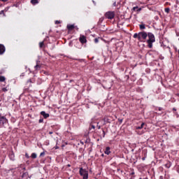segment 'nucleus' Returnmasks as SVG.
<instances>
[{
	"label": "nucleus",
	"instance_id": "19",
	"mask_svg": "<svg viewBox=\"0 0 179 179\" xmlns=\"http://www.w3.org/2000/svg\"><path fill=\"white\" fill-rule=\"evenodd\" d=\"M139 34H134V38H136V37L138 38Z\"/></svg>",
	"mask_w": 179,
	"mask_h": 179
},
{
	"label": "nucleus",
	"instance_id": "11",
	"mask_svg": "<svg viewBox=\"0 0 179 179\" xmlns=\"http://www.w3.org/2000/svg\"><path fill=\"white\" fill-rule=\"evenodd\" d=\"M31 3H32V5H36V3H38V0H31Z\"/></svg>",
	"mask_w": 179,
	"mask_h": 179
},
{
	"label": "nucleus",
	"instance_id": "33",
	"mask_svg": "<svg viewBox=\"0 0 179 179\" xmlns=\"http://www.w3.org/2000/svg\"><path fill=\"white\" fill-rule=\"evenodd\" d=\"M55 149H59V147L56 146V147H55Z\"/></svg>",
	"mask_w": 179,
	"mask_h": 179
},
{
	"label": "nucleus",
	"instance_id": "37",
	"mask_svg": "<svg viewBox=\"0 0 179 179\" xmlns=\"http://www.w3.org/2000/svg\"><path fill=\"white\" fill-rule=\"evenodd\" d=\"M67 166H68V167H71V164H68Z\"/></svg>",
	"mask_w": 179,
	"mask_h": 179
},
{
	"label": "nucleus",
	"instance_id": "16",
	"mask_svg": "<svg viewBox=\"0 0 179 179\" xmlns=\"http://www.w3.org/2000/svg\"><path fill=\"white\" fill-rule=\"evenodd\" d=\"M165 12H166V13H170V8H165Z\"/></svg>",
	"mask_w": 179,
	"mask_h": 179
},
{
	"label": "nucleus",
	"instance_id": "26",
	"mask_svg": "<svg viewBox=\"0 0 179 179\" xmlns=\"http://www.w3.org/2000/svg\"><path fill=\"white\" fill-rule=\"evenodd\" d=\"M119 122H120V124L122 122V119H118Z\"/></svg>",
	"mask_w": 179,
	"mask_h": 179
},
{
	"label": "nucleus",
	"instance_id": "15",
	"mask_svg": "<svg viewBox=\"0 0 179 179\" xmlns=\"http://www.w3.org/2000/svg\"><path fill=\"white\" fill-rule=\"evenodd\" d=\"M40 68H41V66L38 65V64H36L35 66V69L37 71V69H40Z\"/></svg>",
	"mask_w": 179,
	"mask_h": 179
},
{
	"label": "nucleus",
	"instance_id": "41",
	"mask_svg": "<svg viewBox=\"0 0 179 179\" xmlns=\"http://www.w3.org/2000/svg\"><path fill=\"white\" fill-rule=\"evenodd\" d=\"M176 96H178L179 97V93L178 94H176Z\"/></svg>",
	"mask_w": 179,
	"mask_h": 179
},
{
	"label": "nucleus",
	"instance_id": "23",
	"mask_svg": "<svg viewBox=\"0 0 179 179\" xmlns=\"http://www.w3.org/2000/svg\"><path fill=\"white\" fill-rule=\"evenodd\" d=\"M2 90L3 92H8V90L6 88H3Z\"/></svg>",
	"mask_w": 179,
	"mask_h": 179
},
{
	"label": "nucleus",
	"instance_id": "43",
	"mask_svg": "<svg viewBox=\"0 0 179 179\" xmlns=\"http://www.w3.org/2000/svg\"><path fill=\"white\" fill-rule=\"evenodd\" d=\"M64 146H65L64 145H62V148H64Z\"/></svg>",
	"mask_w": 179,
	"mask_h": 179
},
{
	"label": "nucleus",
	"instance_id": "20",
	"mask_svg": "<svg viewBox=\"0 0 179 179\" xmlns=\"http://www.w3.org/2000/svg\"><path fill=\"white\" fill-rule=\"evenodd\" d=\"M27 176V173H24L22 174V178H24V177Z\"/></svg>",
	"mask_w": 179,
	"mask_h": 179
},
{
	"label": "nucleus",
	"instance_id": "12",
	"mask_svg": "<svg viewBox=\"0 0 179 179\" xmlns=\"http://www.w3.org/2000/svg\"><path fill=\"white\" fill-rule=\"evenodd\" d=\"M143 125H145V123L143 122L141 127H136V129H142V128H143Z\"/></svg>",
	"mask_w": 179,
	"mask_h": 179
},
{
	"label": "nucleus",
	"instance_id": "46",
	"mask_svg": "<svg viewBox=\"0 0 179 179\" xmlns=\"http://www.w3.org/2000/svg\"><path fill=\"white\" fill-rule=\"evenodd\" d=\"M173 110H175V111H176V108H173Z\"/></svg>",
	"mask_w": 179,
	"mask_h": 179
},
{
	"label": "nucleus",
	"instance_id": "28",
	"mask_svg": "<svg viewBox=\"0 0 179 179\" xmlns=\"http://www.w3.org/2000/svg\"><path fill=\"white\" fill-rule=\"evenodd\" d=\"M43 121H44L43 119H40V120H39V122H43Z\"/></svg>",
	"mask_w": 179,
	"mask_h": 179
},
{
	"label": "nucleus",
	"instance_id": "39",
	"mask_svg": "<svg viewBox=\"0 0 179 179\" xmlns=\"http://www.w3.org/2000/svg\"><path fill=\"white\" fill-rule=\"evenodd\" d=\"M160 179H163V176H160V178H159Z\"/></svg>",
	"mask_w": 179,
	"mask_h": 179
},
{
	"label": "nucleus",
	"instance_id": "7",
	"mask_svg": "<svg viewBox=\"0 0 179 179\" xmlns=\"http://www.w3.org/2000/svg\"><path fill=\"white\" fill-rule=\"evenodd\" d=\"M4 52H5V46H3V45L0 44V55H1V54H3Z\"/></svg>",
	"mask_w": 179,
	"mask_h": 179
},
{
	"label": "nucleus",
	"instance_id": "35",
	"mask_svg": "<svg viewBox=\"0 0 179 179\" xmlns=\"http://www.w3.org/2000/svg\"><path fill=\"white\" fill-rule=\"evenodd\" d=\"M159 111H162V108H159Z\"/></svg>",
	"mask_w": 179,
	"mask_h": 179
},
{
	"label": "nucleus",
	"instance_id": "5",
	"mask_svg": "<svg viewBox=\"0 0 179 179\" xmlns=\"http://www.w3.org/2000/svg\"><path fill=\"white\" fill-rule=\"evenodd\" d=\"M6 122H8V119L0 114V124L3 125V124H6Z\"/></svg>",
	"mask_w": 179,
	"mask_h": 179
},
{
	"label": "nucleus",
	"instance_id": "47",
	"mask_svg": "<svg viewBox=\"0 0 179 179\" xmlns=\"http://www.w3.org/2000/svg\"><path fill=\"white\" fill-rule=\"evenodd\" d=\"M131 179H132V178H131Z\"/></svg>",
	"mask_w": 179,
	"mask_h": 179
},
{
	"label": "nucleus",
	"instance_id": "27",
	"mask_svg": "<svg viewBox=\"0 0 179 179\" xmlns=\"http://www.w3.org/2000/svg\"><path fill=\"white\" fill-rule=\"evenodd\" d=\"M141 10H142V8H138V9L137 10V12H141Z\"/></svg>",
	"mask_w": 179,
	"mask_h": 179
},
{
	"label": "nucleus",
	"instance_id": "34",
	"mask_svg": "<svg viewBox=\"0 0 179 179\" xmlns=\"http://www.w3.org/2000/svg\"><path fill=\"white\" fill-rule=\"evenodd\" d=\"M26 157L29 158V155L27 154L25 155Z\"/></svg>",
	"mask_w": 179,
	"mask_h": 179
},
{
	"label": "nucleus",
	"instance_id": "14",
	"mask_svg": "<svg viewBox=\"0 0 179 179\" xmlns=\"http://www.w3.org/2000/svg\"><path fill=\"white\" fill-rule=\"evenodd\" d=\"M0 82H5V77L4 76H0Z\"/></svg>",
	"mask_w": 179,
	"mask_h": 179
},
{
	"label": "nucleus",
	"instance_id": "22",
	"mask_svg": "<svg viewBox=\"0 0 179 179\" xmlns=\"http://www.w3.org/2000/svg\"><path fill=\"white\" fill-rule=\"evenodd\" d=\"M55 23H56V24H59V23H61V22L59 21V20H57V21L55 22Z\"/></svg>",
	"mask_w": 179,
	"mask_h": 179
},
{
	"label": "nucleus",
	"instance_id": "2",
	"mask_svg": "<svg viewBox=\"0 0 179 179\" xmlns=\"http://www.w3.org/2000/svg\"><path fill=\"white\" fill-rule=\"evenodd\" d=\"M80 175L82 176L83 179L89 178V171L86 169H83V168L80 169Z\"/></svg>",
	"mask_w": 179,
	"mask_h": 179
},
{
	"label": "nucleus",
	"instance_id": "17",
	"mask_svg": "<svg viewBox=\"0 0 179 179\" xmlns=\"http://www.w3.org/2000/svg\"><path fill=\"white\" fill-rule=\"evenodd\" d=\"M140 29H145V24H141L140 25Z\"/></svg>",
	"mask_w": 179,
	"mask_h": 179
},
{
	"label": "nucleus",
	"instance_id": "18",
	"mask_svg": "<svg viewBox=\"0 0 179 179\" xmlns=\"http://www.w3.org/2000/svg\"><path fill=\"white\" fill-rule=\"evenodd\" d=\"M39 45H40L41 48H43V45H44V42H41L39 43Z\"/></svg>",
	"mask_w": 179,
	"mask_h": 179
},
{
	"label": "nucleus",
	"instance_id": "30",
	"mask_svg": "<svg viewBox=\"0 0 179 179\" xmlns=\"http://www.w3.org/2000/svg\"><path fill=\"white\" fill-rule=\"evenodd\" d=\"M44 155H45V152H41V156H44Z\"/></svg>",
	"mask_w": 179,
	"mask_h": 179
},
{
	"label": "nucleus",
	"instance_id": "25",
	"mask_svg": "<svg viewBox=\"0 0 179 179\" xmlns=\"http://www.w3.org/2000/svg\"><path fill=\"white\" fill-rule=\"evenodd\" d=\"M94 41H95V43H99V39L95 38V39H94Z\"/></svg>",
	"mask_w": 179,
	"mask_h": 179
},
{
	"label": "nucleus",
	"instance_id": "9",
	"mask_svg": "<svg viewBox=\"0 0 179 179\" xmlns=\"http://www.w3.org/2000/svg\"><path fill=\"white\" fill-rule=\"evenodd\" d=\"M67 29L69 31L73 30V29H75V25L74 24L67 25Z\"/></svg>",
	"mask_w": 179,
	"mask_h": 179
},
{
	"label": "nucleus",
	"instance_id": "29",
	"mask_svg": "<svg viewBox=\"0 0 179 179\" xmlns=\"http://www.w3.org/2000/svg\"><path fill=\"white\" fill-rule=\"evenodd\" d=\"M2 1V2H8V0H0Z\"/></svg>",
	"mask_w": 179,
	"mask_h": 179
},
{
	"label": "nucleus",
	"instance_id": "32",
	"mask_svg": "<svg viewBox=\"0 0 179 179\" xmlns=\"http://www.w3.org/2000/svg\"><path fill=\"white\" fill-rule=\"evenodd\" d=\"M91 127H92V128L93 129H94V125H91Z\"/></svg>",
	"mask_w": 179,
	"mask_h": 179
},
{
	"label": "nucleus",
	"instance_id": "24",
	"mask_svg": "<svg viewBox=\"0 0 179 179\" xmlns=\"http://www.w3.org/2000/svg\"><path fill=\"white\" fill-rule=\"evenodd\" d=\"M136 9H138V6H136V7H134V8H133V10H136Z\"/></svg>",
	"mask_w": 179,
	"mask_h": 179
},
{
	"label": "nucleus",
	"instance_id": "13",
	"mask_svg": "<svg viewBox=\"0 0 179 179\" xmlns=\"http://www.w3.org/2000/svg\"><path fill=\"white\" fill-rule=\"evenodd\" d=\"M31 157L32 159H36V157H37V155H36V153H32Z\"/></svg>",
	"mask_w": 179,
	"mask_h": 179
},
{
	"label": "nucleus",
	"instance_id": "44",
	"mask_svg": "<svg viewBox=\"0 0 179 179\" xmlns=\"http://www.w3.org/2000/svg\"><path fill=\"white\" fill-rule=\"evenodd\" d=\"M90 173H92V169L90 170Z\"/></svg>",
	"mask_w": 179,
	"mask_h": 179
},
{
	"label": "nucleus",
	"instance_id": "36",
	"mask_svg": "<svg viewBox=\"0 0 179 179\" xmlns=\"http://www.w3.org/2000/svg\"><path fill=\"white\" fill-rule=\"evenodd\" d=\"M49 134H50V135H52V131H50Z\"/></svg>",
	"mask_w": 179,
	"mask_h": 179
},
{
	"label": "nucleus",
	"instance_id": "1",
	"mask_svg": "<svg viewBox=\"0 0 179 179\" xmlns=\"http://www.w3.org/2000/svg\"><path fill=\"white\" fill-rule=\"evenodd\" d=\"M149 39L147 41L149 48H152L153 47L152 43H155L156 40L155 39V35L152 33H148V34Z\"/></svg>",
	"mask_w": 179,
	"mask_h": 179
},
{
	"label": "nucleus",
	"instance_id": "38",
	"mask_svg": "<svg viewBox=\"0 0 179 179\" xmlns=\"http://www.w3.org/2000/svg\"><path fill=\"white\" fill-rule=\"evenodd\" d=\"M139 179H148V178H140Z\"/></svg>",
	"mask_w": 179,
	"mask_h": 179
},
{
	"label": "nucleus",
	"instance_id": "42",
	"mask_svg": "<svg viewBox=\"0 0 179 179\" xmlns=\"http://www.w3.org/2000/svg\"><path fill=\"white\" fill-rule=\"evenodd\" d=\"M134 174H135V173H134V172H133V173H131V175H132V176H134Z\"/></svg>",
	"mask_w": 179,
	"mask_h": 179
},
{
	"label": "nucleus",
	"instance_id": "4",
	"mask_svg": "<svg viewBox=\"0 0 179 179\" xmlns=\"http://www.w3.org/2000/svg\"><path fill=\"white\" fill-rule=\"evenodd\" d=\"M146 37H148V34L146 32H140L138 33V40L141 41V38L143 40H146Z\"/></svg>",
	"mask_w": 179,
	"mask_h": 179
},
{
	"label": "nucleus",
	"instance_id": "6",
	"mask_svg": "<svg viewBox=\"0 0 179 179\" xmlns=\"http://www.w3.org/2000/svg\"><path fill=\"white\" fill-rule=\"evenodd\" d=\"M79 41H80V43H82V44H85V43L87 42L86 36H85L84 35H81L80 36Z\"/></svg>",
	"mask_w": 179,
	"mask_h": 179
},
{
	"label": "nucleus",
	"instance_id": "31",
	"mask_svg": "<svg viewBox=\"0 0 179 179\" xmlns=\"http://www.w3.org/2000/svg\"><path fill=\"white\" fill-rule=\"evenodd\" d=\"M113 5H114L115 6H117V2H115V3H113Z\"/></svg>",
	"mask_w": 179,
	"mask_h": 179
},
{
	"label": "nucleus",
	"instance_id": "10",
	"mask_svg": "<svg viewBox=\"0 0 179 179\" xmlns=\"http://www.w3.org/2000/svg\"><path fill=\"white\" fill-rule=\"evenodd\" d=\"M104 153H105L106 155H108L109 153H111V152L110 151V147H107V148H106V150H105Z\"/></svg>",
	"mask_w": 179,
	"mask_h": 179
},
{
	"label": "nucleus",
	"instance_id": "45",
	"mask_svg": "<svg viewBox=\"0 0 179 179\" xmlns=\"http://www.w3.org/2000/svg\"><path fill=\"white\" fill-rule=\"evenodd\" d=\"M65 145H68V143H65Z\"/></svg>",
	"mask_w": 179,
	"mask_h": 179
},
{
	"label": "nucleus",
	"instance_id": "8",
	"mask_svg": "<svg viewBox=\"0 0 179 179\" xmlns=\"http://www.w3.org/2000/svg\"><path fill=\"white\" fill-rule=\"evenodd\" d=\"M41 115H43L44 118H48V117H50V114L45 113V111L41 112Z\"/></svg>",
	"mask_w": 179,
	"mask_h": 179
},
{
	"label": "nucleus",
	"instance_id": "3",
	"mask_svg": "<svg viewBox=\"0 0 179 179\" xmlns=\"http://www.w3.org/2000/svg\"><path fill=\"white\" fill-rule=\"evenodd\" d=\"M115 16V12L114 11H108L106 12L105 14V17H106V19H114Z\"/></svg>",
	"mask_w": 179,
	"mask_h": 179
},
{
	"label": "nucleus",
	"instance_id": "40",
	"mask_svg": "<svg viewBox=\"0 0 179 179\" xmlns=\"http://www.w3.org/2000/svg\"><path fill=\"white\" fill-rule=\"evenodd\" d=\"M29 82L30 83H31V80H29Z\"/></svg>",
	"mask_w": 179,
	"mask_h": 179
},
{
	"label": "nucleus",
	"instance_id": "21",
	"mask_svg": "<svg viewBox=\"0 0 179 179\" xmlns=\"http://www.w3.org/2000/svg\"><path fill=\"white\" fill-rule=\"evenodd\" d=\"M0 15H3L5 16V13H3V10H1V11L0 12Z\"/></svg>",
	"mask_w": 179,
	"mask_h": 179
}]
</instances>
